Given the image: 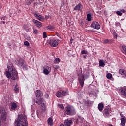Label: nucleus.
I'll return each instance as SVG.
<instances>
[{
	"mask_svg": "<svg viewBox=\"0 0 126 126\" xmlns=\"http://www.w3.org/2000/svg\"><path fill=\"white\" fill-rule=\"evenodd\" d=\"M65 110L66 113L67 114V115H68L69 116H73V115H75V114H76V112H75V109H74V107L70 105H68L65 108Z\"/></svg>",
	"mask_w": 126,
	"mask_h": 126,
	"instance_id": "obj_3",
	"label": "nucleus"
},
{
	"mask_svg": "<svg viewBox=\"0 0 126 126\" xmlns=\"http://www.w3.org/2000/svg\"><path fill=\"white\" fill-rule=\"evenodd\" d=\"M121 125L122 126H125V125H126V117L121 115Z\"/></svg>",
	"mask_w": 126,
	"mask_h": 126,
	"instance_id": "obj_12",
	"label": "nucleus"
},
{
	"mask_svg": "<svg viewBox=\"0 0 126 126\" xmlns=\"http://www.w3.org/2000/svg\"><path fill=\"white\" fill-rule=\"evenodd\" d=\"M24 45H25V46H27L28 47V46H29V42H28V41H25L24 42Z\"/></svg>",
	"mask_w": 126,
	"mask_h": 126,
	"instance_id": "obj_39",
	"label": "nucleus"
},
{
	"mask_svg": "<svg viewBox=\"0 0 126 126\" xmlns=\"http://www.w3.org/2000/svg\"><path fill=\"white\" fill-rule=\"evenodd\" d=\"M105 65V61L104 60H99V66L101 67H104Z\"/></svg>",
	"mask_w": 126,
	"mask_h": 126,
	"instance_id": "obj_17",
	"label": "nucleus"
},
{
	"mask_svg": "<svg viewBox=\"0 0 126 126\" xmlns=\"http://www.w3.org/2000/svg\"><path fill=\"white\" fill-rule=\"evenodd\" d=\"M113 35L114 38H115V39H117V33L113 32Z\"/></svg>",
	"mask_w": 126,
	"mask_h": 126,
	"instance_id": "obj_45",
	"label": "nucleus"
},
{
	"mask_svg": "<svg viewBox=\"0 0 126 126\" xmlns=\"http://www.w3.org/2000/svg\"><path fill=\"white\" fill-rule=\"evenodd\" d=\"M82 55H88V52L86 50H82L81 51Z\"/></svg>",
	"mask_w": 126,
	"mask_h": 126,
	"instance_id": "obj_29",
	"label": "nucleus"
},
{
	"mask_svg": "<svg viewBox=\"0 0 126 126\" xmlns=\"http://www.w3.org/2000/svg\"><path fill=\"white\" fill-rule=\"evenodd\" d=\"M47 122L50 126H53V119L52 118H49L48 119Z\"/></svg>",
	"mask_w": 126,
	"mask_h": 126,
	"instance_id": "obj_23",
	"label": "nucleus"
},
{
	"mask_svg": "<svg viewBox=\"0 0 126 126\" xmlns=\"http://www.w3.org/2000/svg\"><path fill=\"white\" fill-rule=\"evenodd\" d=\"M36 114H37V117L39 118V116H40V113H39L38 111H36Z\"/></svg>",
	"mask_w": 126,
	"mask_h": 126,
	"instance_id": "obj_47",
	"label": "nucleus"
},
{
	"mask_svg": "<svg viewBox=\"0 0 126 126\" xmlns=\"http://www.w3.org/2000/svg\"><path fill=\"white\" fill-rule=\"evenodd\" d=\"M28 124L27 117L23 114L18 115V119L15 123L16 126H26Z\"/></svg>",
	"mask_w": 126,
	"mask_h": 126,
	"instance_id": "obj_2",
	"label": "nucleus"
},
{
	"mask_svg": "<svg viewBox=\"0 0 126 126\" xmlns=\"http://www.w3.org/2000/svg\"><path fill=\"white\" fill-rule=\"evenodd\" d=\"M104 114L106 115L107 117H109V116H110V113L107 111H104Z\"/></svg>",
	"mask_w": 126,
	"mask_h": 126,
	"instance_id": "obj_41",
	"label": "nucleus"
},
{
	"mask_svg": "<svg viewBox=\"0 0 126 126\" xmlns=\"http://www.w3.org/2000/svg\"><path fill=\"white\" fill-rule=\"evenodd\" d=\"M121 11L122 12H123V13H125V12H126V11H125V10H124L123 9H121Z\"/></svg>",
	"mask_w": 126,
	"mask_h": 126,
	"instance_id": "obj_48",
	"label": "nucleus"
},
{
	"mask_svg": "<svg viewBox=\"0 0 126 126\" xmlns=\"http://www.w3.org/2000/svg\"><path fill=\"white\" fill-rule=\"evenodd\" d=\"M45 18H46V19H48L49 18V16L45 15Z\"/></svg>",
	"mask_w": 126,
	"mask_h": 126,
	"instance_id": "obj_49",
	"label": "nucleus"
},
{
	"mask_svg": "<svg viewBox=\"0 0 126 126\" xmlns=\"http://www.w3.org/2000/svg\"><path fill=\"white\" fill-rule=\"evenodd\" d=\"M34 16L36 17L38 20H40V21L44 20V17H43L42 15H39L37 12L34 13Z\"/></svg>",
	"mask_w": 126,
	"mask_h": 126,
	"instance_id": "obj_13",
	"label": "nucleus"
},
{
	"mask_svg": "<svg viewBox=\"0 0 126 126\" xmlns=\"http://www.w3.org/2000/svg\"><path fill=\"white\" fill-rule=\"evenodd\" d=\"M106 77H107V78H108V79H111V78H112V77H113V76L112 75V74L108 73L107 74Z\"/></svg>",
	"mask_w": 126,
	"mask_h": 126,
	"instance_id": "obj_27",
	"label": "nucleus"
},
{
	"mask_svg": "<svg viewBox=\"0 0 126 126\" xmlns=\"http://www.w3.org/2000/svg\"><path fill=\"white\" fill-rule=\"evenodd\" d=\"M91 27L94 29H97V30H99V29L101 28V26H100L99 23L94 21L91 24Z\"/></svg>",
	"mask_w": 126,
	"mask_h": 126,
	"instance_id": "obj_7",
	"label": "nucleus"
},
{
	"mask_svg": "<svg viewBox=\"0 0 126 126\" xmlns=\"http://www.w3.org/2000/svg\"><path fill=\"white\" fill-rule=\"evenodd\" d=\"M33 0H30L26 2L27 5H30L31 3H32Z\"/></svg>",
	"mask_w": 126,
	"mask_h": 126,
	"instance_id": "obj_31",
	"label": "nucleus"
},
{
	"mask_svg": "<svg viewBox=\"0 0 126 126\" xmlns=\"http://www.w3.org/2000/svg\"><path fill=\"white\" fill-rule=\"evenodd\" d=\"M108 126H113L112 125H109Z\"/></svg>",
	"mask_w": 126,
	"mask_h": 126,
	"instance_id": "obj_53",
	"label": "nucleus"
},
{
	"mask_svg": "<svg viewBox=\"0 0 126 126\" xmlns=\"http://www.w3.org/2000/svg\"><path fill=\"white\" fill-rule=\"evenodd\" d=\"M47 30H52V29H54V27L52 26H48L47 27Z\"/></svg>",
	"mask_w": 126,
	"mask_h": 126,
	"instance_id": "obj_30",
	"label": "nucleus"
},
{
	"mask_svg": "<svg viewBox=\"0 0 126 126\" xmlns=\"http://www.w3.org/2000/svg\"><path fill=\"white\" fill-rule=\"evenodd\" d=\"M111 111V109L109 107H107L105 109L104 112H110Z\"/></svg>",
	"mask_w": 126,
	"mask_h": 126,
	"instance_id": "obj_37",
	"label": "nucleus"
},
{
	"mask_svg": "<svg viewBox=\"0 0 126 126\" xmlns=\"http://www.w3.org/2000/svg\"><path fill=\"white\" fill-rule=\"evenodd\" d=\"M92 104H93V101H91L90 100H86L85 101V106H87L88 107L91 106Z\"/></svg>",
	"mask_w": 126,
	"mask_h": 126,
	"instance_id": "obj_15",
	"label": "nucleus"
},
{
	"mask_svg": "<svg viewBox=\"0 0 126 126\" xmlns=\"http://www.w3.org/2000/svg\"><path fill=\"white\" fill-rule=\"evenodd\" d=\"M14 91L15 92V93H18L19 92V87L17 84H16L15 86Z\"/></svg>",
	"mask_w": 126,
	"mask_h": 126,
	"instance_id": "obj_20",
	"label": "nucleus"
},
{
	"mask_svg": "<svg viewBox=\"0 0 126 126\" xmlns=\"http://www.w3.org/2000/svg\"><path fill=\"white\" fill-rule=\"evenodd\" d=\"M82 6V5L81 4V3H79L74 8V10L79 11L80 10Z\"/></svg>",
	"mask_w": 126,
	"mask_h": 126,
	"instance_id": "obj_16",
	"label": "nucleus"
},
{
	"mask_svg": "<svg viewBox=\"0 0 126 126\" xmlns=\"http://www.w3.org/2000/svg\"><path fill=\"white\" fill-rule=\"evenodd\" d=\"M33 34H38V31L37 29H34L33 30Z\"/></svg>",
	"mask_w": 126,
	"mask_h": 126,
	"instance_id": "obj_44",
	"label": "nucleus"
},
{
	"mask_svg": "<svg viewBox=\"0 0 126 126\" xmlns=\"http://www.w3.org/2000/svg\"><path fill=\"white\" fill-rule=\"evenodd\" d=\"M119 73H120L121 75H124L126 77V71L124 70V69H120Z\"/></svg>",
	"mask_w": 126,
	"mask_h": 126,
	"instance_id": "obj_21",
	"label": "nucleus"
},
{
	"mask_svg": "<svg viewBox=\"0 0 126 126\" xmlns=\"http://www.w3.org/2000/svg\"><path fill=\"white\" fill-rule=\"evenodd\" d=\"M1 20H3L1 22V23H3V24H5V17H2L1 18Z\"/></svg>",
	"mask_w": 126,
	"mask_h": 126,
	"instance_id": "obj_26",
	"label": "nucleus"
},
{
	"mask_svg": "<svg viewBox=\"0 0 126 126\" xmlns=\"http://www.w3.org/2000/svg\"><path fill=\"white\" fill-rule=\"evenodd\" d=\"M32 21L33 22V23H34V24L35 25V26L38 28H41L42 27V23H41V22L37 20H35V19H33Z\"/></svg>",
	"mask_w": 126,
	"mask_h": 126,
	"instance_id": "obj_11",
	"label": "nucleus"
},
{
	"mask_svg": "<svg viewBox=\"0 0 126 126\" xmlns=\"http://www.w3.org/2000/svg\"><path fill=\"white\" fill-rule=\"evenodd\" d=\"M51 67L48 66H45V67H43V73L45 75H48L51 72Z\"/></svg>",
	"mask_w": 126,
	"mask_h": 126,
	"instance_id": "obj_9",
	"label": "nucleus"
},
{
	"mask_svg": "<svg viewBox=\"0 0 126 126\" xmlns=\"http://www.w3.org/2000/svg\"><path fill=\"white\" fill-rule=\"evenodd\" d=\"M35 95L37 98L41 99V97H43V92L40 90H37L35 93Z\"/></svg>",
	"mask_w": 126,
	"mask_h": 126,
	"instance_id": "obj_10",
	"label": "nucleus"
},
{
	"mask_svg": "<svg viewBox=\"0 0 126 126\" xmlns=\"http://www.w3.org/2000/svg\"><path fill=\"white\" fill-rule=\"evenodd\" d=\"M49 43L51 47H56L59 45L57 39L55 38L51 37L49 40Z\"/></svg>",
	"mask_w": 126,
	"mask_h": 126,
	"instance_id": "obj_6",
	"label": "nucleus"
},
{
	"mask_svg": "<svg viewBox=\"0 0 126 126\" xmlns=\"http://www.w3.org/2000/svg\"><path fill=\"white\" fill-rule=\"evenodd\" d=\"M63 6V5H61L60 9H62V7Z\"/></svg>",
	"mask_w": 126,
	"mask_h": 126,
	"instance_id": "obj_54",
	"label": "nucleus"
},
{
	"mask_svg": "<svg viewBox=\"0 0 126 126\" xmlns=\"http://www.w3.org/2000/svg\"><path fill=\"white\" fill-rule=\"evenodd\" d=\"M78 119H79V121H80L81 123H82V122H83V120H84L83 117H81V116H78Z\"/></svg>",
	"mask_w": 126,
	"mask_h": 126,
	"instance_id": "obj_32",
	"label": "nucleus"
},
{
	"mask_svg": "<svg viewBox=\"0 0 126 126\" xmlns=\"http://www.w3.org/2000/svg\"><path fill=\"white\" fill-rule=\"evenodd\" d=\"M16 108H17V105H16V103H15V102H13L11 104L12 110H15V109H16Z\"/></svg>",
	"mask_w": 126,
	"mask_h": 126,
	"instance_id": "obj_22",
	"label": "nucleus"
},
{
	"mask_svg": "<svg viewBox=\"0 0 126 126\" xmlns=\"http://www.w3.org/2000/svg\"><path fill=\"white\" fill-rule=\"evenodd\" d=\"M34 102H35L36 104H37V105H41V102L38 101V100H35V99H34Z\"/></svg>",
	"mask_w": 126,
	"mask_h": 126,
	"instance_id": "obj_42",
	"label": "nucleus"
},
{
	"mask_svg": "<svg viewBox=\"0 0 126 126\" xmlns=\"http://www.w3.org/2000/svg\"><path fill=\"white\" fill-rule=\"evenodd\" d=\"M72 123V121L71 120H68V119L65 120L64 121V124L65 126H70Z\"/></svg>",
	"mask_w": 126,
	"mask_h": 126,
	"instance_id": "obj_19",
	"label": "nucleus"
},
{
	"mask_svg": "<svg viewBox=\"0 0 126 126\" xmlns=\"http://www.w3.org/2000/svg\"><path fill=\"white\" fill-rule=\"evenodd\" d=\"M60 126H63V124H61L60 125Z\"/></svg>",
	"mask_w": 126,
	"mask_h": 126,
	"instance_id": "obj_52",
	"label": "nucleus"
},
{
	"mask_svg": "<svg viewBox=\"0 0 126 126\" xmlns=\"http://www.w3.org/2000/svg\"><path fill=\"white\" fill-rule=\"evenodd\" d=\"M41 107H42V110H43V111H45L46 110V107H45L44 103H43V104L41 105Z\"/></svg>",
	"mask_w": 126,
	"mask_h": 126,
	"instance_id": "obj_43",
	"label": "nucleus"
},
{
	"mask_svg": "<svg viewBox=\"0 0 126 126\" xmlns=\"http://www.w3.org/2000/svg\"><path fill=\"white\" fill-rule=\"evenodd\" d=\"M46 96L47 97H49V94H46Z\"/></svg>",
	"mask_w": 126,
	"mask_h": 126,
	"instance_id": "obj_51",
	"label": "nucleus"
},
{
	"mask_svg": "<svg viewBox=\"0 0 126 126\" xmlns=\"http://www.w3.org/2000/svg\"><path fill=\"white\" fill-rule=\"evenodd\" d=\"M79 82L81 86V87H83V85H84V75L81 74L79 76L78 78Z\"/></svg>",
	"mask_w": 126,
	"mask_h": 126,
	"instance_id": "obj_8",
	"label": "nucleus"
},
{
	"mask_svg": "<svg viewBox=\"0 0 126 126\" xmlns=\"http://www.w3.org/2000/svg\"><path fill=\"white\" fill-rule=\"evenodd\" d=\"M66 95H68V91H64L63 96H66Z\"/></svg>",
	"mask_w": 126,
	"mask_h": 126,
	"instance_id": "obj_38",
	"label": "nucleus"
},
{
	"mask_svg": "<svg viewBox=\"0 0 126 126\" xmlns=\"http://www.w3.org/2000/svg\"><path fill=\"white\" fill-rule=\"evenodd\" d=\"M98 110L102 112V110H104V104L103 103H99L98 105Z\"/></svg>",
	"mask_w": 126,
	"mask_h": 126,
	"instance_id": "obj_18",
	"label": "nucleus"
},
{
	"mask_svg": "<svg viewBox=\"0 0 126 126\" xmlns=\"http://www.w3.org/2000/svg\"><path fill=\"white\" fill-rule=\"evenodd\" d=\"M83 58H84V59H85V58H86V56H85V55H83Z\"/></svg>",
	"mask_w": 126,
	"mask_h": 126,
	"instance_id": "obj_50",
	"label": "nucleus"
},
{
	"mask_svg": "<svg viewBox=\"0 0 126 126\" xmlns=\"http://www.w3.org/2000/svg\"><path fill=\"white\" fill-rule=\"evenodd\" d=\"M7 118V112L4 109L0 110V121H5Z\"/></svg>",
	"mask_w": 126,
	"mask_h": 126,
	"instance_id": "obj_5",
	"label": "nucleus"
},
{
	"mask_svg": "<svg viewBox=\"0 0 126 126\" xmlns=\"http://www.w3.org/2000/svg\"><path fill=\"white\" fill-rule=\"evenodd\" d=\"M122 49L124 51L125 55H126V46L125 45L122 46Z\"/></svg>",
	"mask_w": 126,
	"mask_h": 126,
	"instance_id": "obj_33",
	"label": "nucleus"
},
{
	"mask_svg": "<svg viewBox=\"0 0 126 126\" xmlns=\"http://www.w3.org/2000/svg\"><path fill=\"white\" fill-rule=\"evenodd\" d=\"M15 63L19 67H21L23 64H26V62H25L24 59L22 58H18L15 60Z\"/></svg>",
	"mask_w": 126,
	"mask_h": 126,
	"instance_id": "obj_4",
	"label": "nucleus"
},
{
	"mask_svg": "<svg viewBox=\"0 0 126 126\" xmlns=\"http://www.w3.org/2000/svg\"><path fill=\"white\" fill-rule=\"evenodd\" d=\"M8 71H6L5 74L7 78H11L12 80H17L18 78V73L13 67L8 66Z\"/></svg>",
	"mask_w": 126,
	"mask_h": 126,
	"instance_id": "obj_1",
	"label": "nucleus"
},
{
	"mask_svg": "<svg viewBox=\"0 0 126 126\" xmlns=\"http://www.w3.org/2000/svg\"><path fill=\"white\" fill-rule=\"evenodd\" d=\"M43 38H47V32H44L43 33Z\"/></svg>",
	"mask_w": 126,
	"mask_h": 126,
	"instance_id": "obj_40",
	"label": "nucleus"
},
{
	"mask_svg": "<svg viewBox=\"0 0 126 126\" xmlns=\"http://www.w3.org/2000/svg\"><path fill=\"white\" fill-rule=\"evenodd\" d=\"M109 41L108 39H105V40H104V43L105 44H108V43H109Z\"/></svg>",
	"mask_w": 126,
	"mask_h": 126,
	"instance_id": "obj_46",
	"label": "nucleus"
},
{
	"mask_svg": "<svg viewBox=\"0 0 126 126\" xmlns=\"http://www.w3.org/2000/svg\"><path fill=\"white\" fill-rule=\"evenodd\" d=\"M116 13L118 15H119V16H122V13L121 12V11H116Z\"/></svg>",
	"mask_w": 126,
	"mask_h": 126,
	"instance_id": "obj_35",
	"label": "nucleus"
},
{
	"mask_svg": "<svg viewBox=\"0 0 126 126\" xmlns=\"http://www.w3.org/2000/svg\"><path fill=\"white\" fill-rule=\"evenodd\" d=\"M58 107H59V108H60L62 110H63V105L62 104H59Z\"/></svg>",
	"mask_w": 126,
	"mask_h": 126,
	"instance_id": "obj_34",
	"label": "nucleus"
},
{
	"mask_svg": "<svg viewBox=\"0 0 126 126\" xmlns=\"http://www.w3.org/2000/svg\"><path fill=\"white\" fill-rule=\"evenodd\" d=\"M61 95H62V93H61L60 91H58L56 93V96L59 98V97H61Z\"/></svg>",
	"mask_w": 126,
	"mask_h": 126,
	"instance_id": "obj_28",
	"label": "nucleus"
},
{
	"mask_svg": "<svg viewBox=\"0 0 126 126\" xmlns=\"http://www.w3.org/2000/svg\"><path fill=\"white\" fill-rule=\"evenodd\" d=\"M21 67H22L24 70H28V66L26 65V64H23Z\"/></svg>",
	"mask_w": 126,
	"mask_h": 126,
	"instance_id": "obj_24",
	"label": "nucleus"
},
{
	"mask_svg": "<svg viewBox=\"0 0 126 126\" xmlns=\"http://www.w3.org/2000/svg\"><path fill=\"white\" fill-rule=\"evenodd\" d=\"M91 14L89 13L87 14V20H88V21H91Z\"/></svg>",
	"mask_w": 126,
	"mask_h": 126,
	"instance_id": "obj_25",
	"label": "nucleus"
},
{
	"mask_svg": "<svg viewBox=\"0 0 126 126\" xmlns=\"http://www.w3.org/2000/svg\"><path fill=\"white\" fill-rule=\"evenodd\" d=\"M121 94L123 96L126 97V87H124L121 89Z\"/></svg>",
	"mask_w": 126,
	"mask_h": 126,
	"instance_id": "obj_14",
	"label": "nucleus"
},
{
	"mask_svg": "<svg viewBox=\"0 0 126 126\" xmlns=\"http://www.w3.org/2000/svg\"><path fill=\"white\" fill-rule=\"evenodd\" d=\"M55 63H60V58H56L54 61Z\"/></svg>",
	"mask_w": 126,
	"mask_h": 126,
	"instance_id": "obj_36",
	"label": "nucleus"
},
{
	"mask_svg": "<svg viewBox=\"0 0 126 126\" xmlns=\"http://www.w3.org/2000/svg\"><path fill=\"white\" fill-rule=\"evenodd\" d=\"M57 68H58V67H57V66H56V69H57Z\"/></svg>",
	"mask_w": 126,
	"mask_h": 126,
	"instance_id": "obj_55",
	"label": "nucleus"
}]
</instances>
